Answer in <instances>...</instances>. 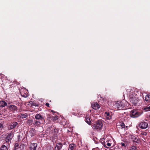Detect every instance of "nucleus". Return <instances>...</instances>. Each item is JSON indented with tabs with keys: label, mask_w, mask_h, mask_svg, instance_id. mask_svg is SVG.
<instances>
[{
	"label": "nucleus",
	"mask_w": 150,
	"mask_h": 150,
	"mask_svg": "<svg viewBox=\"0 0 150 150\" xmlns=\"http://www.w3.org/2000/svg\"><path fill=\"white\" fill-rule=\"evenodd\" d=\"M120 126L122 128H125V125L124 123H121V124L120 125Z\"/></svg>",
	"instance_id": "25"
},
{
	"label": "nucleus",
	"mask_w": 150,
	"mask_h": 150,
	"mask_svg": "<svg viewBox=\"0 0 150 150\" xmlns=\"http://www.w3.org/2000/svg\"><path fill=\"white\" fill-rule=\"evenodd\" d=\"M91 107L92 108L95 110H97L100 108V105L97 103H92Z\"/></svg>",
	"instance_id": "10"
},
{
	"label": "nucleus",
	"mask_w": 150,
	"mask_h": 150,
	"mask_svg": "<svg viewBox=\"0 0 150 150\" xmlns=\"http://www.w3.org/2000/svg\"><path fill=\"white\" fill-rule=\"evenodd\" d=\"M143 134L144 135H146L147 134V133L146 132H144L143 133Z\"/></svg>",
	"instance_id": "35"
},
{
	"label": "nucleus",
	"mask_w": 150,
	"mask_h": 150,
	"mask_svg": "<svg viewBox=\"0 0 150 150\" xmlns=\"http://www.w3.org/2000/svg\"><path fill=\"white\" fill-rule=\"evenodd\" d=\"M54 131L55 132H58V129H57L56 128L54 129Z\"/></svg>",
	"instance_id": "30"
},
{
	"label": "nucleus",
	"mask_w": 150,
	"mask_h": 150,
	"mask_svg": "<svg viewBox=\"0 0 150 150\" xmlns=\"http://www.w3.org/2000/svg\"><path fill=\"white\" fill-rule=\"evenodd\" d=\"M101 98V99H99L101 101H103L105 100L104 98L102 97L100 95H99L98 96V98Z\"/></svg>",
	"instance_id": "24"
},
{
	"label": "nucleus",
	"mask_w": 150,
	"mask_h": 150,
	"mask_svg": "<svg viewBox=\"0 0 150 150\" xmlns=\"http://www.w3.org/2000/svg\"><path fill=\"white\" fill-rule=\"evenodd\" d=\"M129 100L131 103L134 105L138 106L139 105L138 103L139 99L138 98L135 97H130Z\"/></svg>",
	"instance_id": "4"
},
{
	"label": "nucleus",
	"mask_w": 150,
	"mask_h": 150,
	"mask_svg": "<svg viewBox=\"0 0 150 150\" xmlns=\"http://www.w3.org/2000/svg\"><path fill=\"white\" fill-rule=\"evenodd\" d=\"M115 106L117 108L121 109L124 106V104L123 102L121 101H117L115 104Z\"/></svg>",
	"instance_id": "5"
},
{
	"label": "nucleus",
	"mask_w": 150,
	"mask_h": 150,
	"mask_svg": "<svg viewBox=\"0 0 150 150\" xmlns=\"http://www.w3.org/2000/svg\"><path fill=\"white\" fill-rule=\"evenodd\" d=\"M62 144L61 142L58 143L57 144L54 149V150H60L62 146Z\"/></svg>",
	"instance_id": "9"
},
{
	"label": "nucleus",
	"mask_w": 150,
	"mask_h": 150,
	"mask_svg": "<svg viewBox=\"0 0 150 150\" xmlns=\"http://www.w3.org/2000/svg\"><path fill=\"white\" fill-rule=\"evenodd\" d=\"M131 138L134 142H136L137 143L139 142V140L135 136H132Z\"/></svg>",
	"instance_id": "16"
},
{
	"label": "nucleus",
	"mask_w": 150,
	"mask_h": 150,
	"mask_svg": "<svg viewBox=\"0 0 150 150\" xmlns=\"http://www.w3.org/2000/svg\"><path fill=\"white\" fill-rule=\"evenodd\" d=\"M142 113L141 111L132 110L130 112V115L132 117H137L142 115Z\"/></svg>",
	"instance_id": "3"
},
{
	"label": "nucleus",
	"mask_w": 150,
	"mask_h": 150,
	"mask_svg": "<svg viewBox=\"0 0 150 150\" xmlns=\"http://www.w3.org/2000/svg\"><path fill=\"white\" fill-rule=\"evenodd\" d=\"M33 124L35 125L38 126L40 125L41 124V122L39 121H36Z\"/></svg>",
	"instance_id": "22"
},
{
	"label": "nucleus",
	"mask_w": 150,
	"mask_h": 150,
	"mask_svg": "<svg viewBox=\"0 0 150 150\" xmlns=\"http://www.w3.org/2000/svg\"><path fill=\"white\" fill-rule=\"evenodd\" d=\"M127 126L126 127V128H127Z\"/></svg>",
	"instance_id": "38"
},
{
	"label": "nucleus",
	"mask_w": 150,
	"mask_h": 150,
	"mask_svg": "<svg viewBox=\"0 0 150 150\" xmlns=\"http://www.w3.org/2000/svg\"><path fill=\"white\" fill-rule=\"evenodd\" d=\"M136 147L135 146H133L131 147V149L130 150H136Z\"/></svg>",
	"instance_id": "28"
},
{
	"label": "nucleus",
	"mask_w": 150,
	"mask_h": 150,
	"mask_svg": "<svg viewBox=\"0 0 150 150\" xmlns=\"http://www.w3.org/2000/svg\"><path fill=\"white\" fill-rule=\"evenodd\" d=\"M7 146L3 144L0 148V150H8Z\"/></svg>",
	"instance_id": "18"
},
{
	"label": "nucleus",
	"mask_w": 150,
	"mask_h": 150,
	"mask_svg": "<svg viewBox=\"0 0 150 150\" xmlns=\"http://www.w3.org/2000/svg\"><path fill=\"white\" fill-rule=\"evenodd\" d=\"M75 147V146L74 144H71L69 146V150H74Z\"/></svg>",
	"instance_id": "14"
},
{
	"label": "nucleus",
	"mask_w": 150,
	"mask_h": 150,
	"mask_svg": "<svg viewBox=\"0 0 150 150\" xmlns=\"http://www.w3.org/2000/svg\"><path fill=\"white\" fill-rule=\"evenodd\" d=\"M85 121L87 122L88 125H90L91 121L90 119L88 117H85Z\"/></svg>",
	"instance_id": "19"
},
{
	"label": "nucleus",
	"mask_w": 150,
	"mask_h": 150,
	"mask_svg": "<svg viewBox=\"0 0 150 150\" xmlns=\"http://www.w3.org/2000/svg\"><path fill=\"white\" fill-rule=\"evenodd\" d=\"M35 130L33 128L31 129L30 131V133L31 137H33L35 134Z\"/></svg>",
	"instance_id": "12"
},
{
	"label": "nucleus",
	"mask_w": 150,
	"mask_h": 150,
	"mask_svg": "<svg viewBox=\"0 0 150 150\" xmlns=\"http://www.w3.org/2000/svg\"><path fill=\"white\" fill-rule=\"evenodd\" d=\"M144 109L145 110H146V111H148L150 110V106H149L148 107L145 108Z\"/></svg>",
	"instance_id": "27"
},
{
	"label": "nucleus",
	"mask_w": 150,
	"mask_h": 150,
	"mask_svg": "<svg viewBox=\"0 0 150 150\" xmlns=\"http://www.w3.org/2000/svg\"><path fill=\"white\" fill-rule=\"evenodd\" d=\"M105 116L108 120H110L111 118V116L110 115V113L109 112H105Z\"/></svg>",
	"instance_id": "13"
},
{
	"label": "nucleus",
	"mask_w": 150,
	"mask_h": 150,
	"mask_svg": "<svg viewBox=\"0 0 150 150\" xmlns=\"http://www.w3.org/2000/svg\"><path fill=\"white\" fill-rule=\"evenodd\" d=\"M107 145L108 146H111V143H107Z\"/></svg>",
	"instance_id": "33"
},
{
	"label": "nucleus",
	"mask_w": 150,
	"mask_h": 150,
	"mask_svg": "<svg viewBox=\"0 0 150 150\" xmlns=\"http://www.w3.org/2000/svg\"><path fill=\"white\" fill-rule=\"evenodd\" d=\"M100 142H101V143L103 144L104 147L106 148H108V147H107L106 145L105 144V143L103 140L101 139V140H100Z\"/></svg>",
	"instance_id": "23"
},
{
	"label": "nucleus",
	"mask_w": 150,
	"mask_h": 150,
	"mask_svg": "<svg viewBox=\"0 0 150 150\" xmlns=\"http://www.w3.org/2000/svg\"><path fill=\"white\" fill-rule=\"evenodd\" d=\"M121 145L123 146H125V143H121Z\"/></svg>",
	"instance_id": "32"
},
{
	"label": "nucleus",
	"mask_w": 150,
	"mask_h": 150,
	"mask_svg": "<svg viewBox=\"0 0 150 150\" xmlns=\"http://www.w3.org/2000/svg\"><path fill=\"white\" fill-rule=\"evenodd\" d=\"M18 125V123L17 122H14L11 123V125L8 127V129L9 130L12 129H14Z\"/></svg>",
	"instance_id": "7"
},
{
	"label": "nucleus",
	"mask_w": 150,
	"mask_h": 150,
	"mask_svg": "<svg viewBox=\"0 0 150 150\" xmlns=\"http://www.w3.org/2000/svg\"><path fill=\"white\" fill-rule=\"evenodd\" d=\"M72 114L73 115H75V116H77V115H78V114L77 113H76L75 112L72 113Z\"/></svg>",
	"instance_id": "29"
},
{
	"label": "nucleus",
	"mask_w": 150,
	"mask_h": 150,
	"mask_svg": "<svg viewBox=\"0 0 150 150\" xmlns=\"http://www.w3.org/2000/svg\"><path fill=\"white\" fill-rule=\"evenodd\" d=\"M9 108H10L12 109L13 110H16L17 109V107L16 106L13 105H10L9 106Z\"/></svg>",
	"instance_id": "20"
},
{
	"label": "nucleus",
	"mask_w": 150,
	"mask_h": 150,
	"mask_svg": "<svg viewBox=\"0 0 150 150\" xmlns=\"http://www.w3.org/2000/svg\"><path fill=\"white\" fill-rule=\"evenodd\" d=\"M49 103H46V104H45V105L48 107H49Z\"/></svg>",
	"instance_id": "34"
},
{
	"label": "nucleus",
	"mask_w": 150,
	"mask_h": 150,
	"mask_svg": "<svg viewBox=\"0 0 150 150\" xmlns=\"http://www.w3.org/2000/svg\"><path fill=\"white\" fill-rule=\"evenodd\" d=\"M33 105H34L35 106H38V104H36V103H33Z\"/></svg>",
	"instance_id": "31"
},
{
	"label": "nucleus",
	"mask_w": 150,
	"mask_h": 150,
	"mask_svg": "<svg viewBox=\"0 0 150 150\" xmlns=\"http://www.w3.org/2000/svg\"><path fill=\"white\" fill-rule=\"evenodd\" d=\"M18 146V144H15V146Z\"/></svg>",
	"instance_id": "36"
},
{
	"label": "nucleus",
	"mask_w": 150,
	"mask_h": 150,
	"mask_svg": "<svg viewBox=\"0 0 150 150\" xmlns=\"http://www.w3.org/2000/svg\"><path fill=\"white\" fill-rule=\"evenodd\" d=\"M52 119L53 120H56L58 119V117L56 116H52Z\"/></svg>",
	"instance_id": "26"
},
{
	"label": "nucleus",
	"mask_w": 150,
	"mask_h": 150,
	"mask_svg": "<svg viewBox=\"0 0 150 150\" xmlns=\"http://www.w3.org/2000/svg\"><path fill=\"white\" fill-rule=\"evenodd\" d=\"M148 126V124L146 122H141L139 124V127L142 129L146 128Z\"/></svg>",
	"instance_id": "6"
},
{
	"label": "nucleus",
	"mask_w": 150,
	"mask_h": 150,
	"mask_svg": "<svg viewBox=\"0 0 150 150\" xmlns=\"http://www.w3.org/2000/svg\"><path fill=\"white\" fill-rule=\"evenodd\" d=\"M145 100L147 102H149L150 101V95H146L145 97Z\"/></svg>",
	"instance_id": "17"
},
{
	"label": "nucleus",
	"mask_w": 150,
	"mask_h": 150,
	"mask_svg": "<svg viewBox=\"0 0 150 150\" xmlns=\"http://www.w3.org/2000/svg\"><path fill=\"white\" fill-rule=\"evenodd\" d=\"M37 146V144L36 143H32L30 145V149L31 150H35Z\"/></svg>",
	"instance_id": "11"
},
{
	"label": "nucleus",
	"mask_w": 150,
	"mask_h": 150,
	"mask_svg": "<svg viewBox=\"0 0 150 150\" xmlns=\"http://www.w3.org/2000/svg\"><path fill=\"white\" fill-rule=\"evenodd\" d=\"M20 137V136H18V137Z\"/></svg>",
	"instance_id": "37"
},
{
	"label": "nucleus",
	"mask_w": 150,
	"mask_h": 150,
	"mask_svg": "<svg viewBox=\"0 0 150 150\" xmlns=\"http://www.w3.org/2000/svg\"><path fill=\"white\" fill-rule=\"evenodd\" d=\"M7 103L4 101H0V106L2 107H4L6 106Z\"/></svg>",
	"instance_id": "15"
},
{
	"label": "nucleus",
	"mask_w": 150,
	"mask_h": 150,
	"mask_svg": "<svg viewBox=\"0 0 150 150\" xmlns=\"http://www.w3.org/2000/svg\"><path fill=\"white\" fill-rule=\"evenodd\" d=\"M14 134L13 132H11L6 134L5 138L6 143H4V144L6 143V146H9L10 144L11 143V140L13 137Z\"/></svg>",
	"instance_id": "1"
},
{
	"label": "nucleus",
	"mask_w": 150,
	"mask_h": 150,
	"mask_svg": "<svg viewBox=\"0 0 150 150\" xmlns=\"http://www.w3.org/2000/svg\"><path fill=\"white\" fill-rule=\"evenodd\" d=\"M27 117L28 115L27 114H21V117L22 118H25Z\"/></svg>",
	"instance_id": "21"
},
{
	"label": "nucleus",
	"mask_w": 150,
	"mask_h": 150,
	"mask_svg": "<svg viewBox=\"0 0 150 150\" xmlns=\"http://www.w3.org/2000/svg\"><path fill=\"white\" fill-rule=\"evenodd\" d=\"M103 124L100 120L97 121L92 125V128L94 129L100 130L101 129Z\"/></svg>",
	"instance_id": "2"
},
{
	"label": "nucleus",
	"mask_w": 150,
	"mask_h": 150,
	"mask_svg": "<svg viewBox=\"0 0 150 150\" xmlns=\"http://www.w3.org/2000/svg\"><path fill=\"white\" fill-rule=\"evenodd\" d=\"M35 118L37 120H42V122L43 123V121H45V120L43 117L39 114H37L35 116Z\"/></svg>",
	"instance_id": "8"
}]
</instances>
